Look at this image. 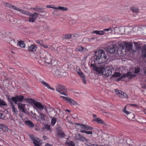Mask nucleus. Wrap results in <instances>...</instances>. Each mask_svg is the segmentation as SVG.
<instances>
[{"mask_svg": "<svg viewBox=\"0 0 146 146\" xmlns=\"http://www.w3.org/2000/svg\"><path fill=\"white\" fill-rule=\"evenodd\" d=\"M94 57L95 60V62L98 63L101 66H96L94 64H91L90 65L93 68V70L96 71L97 73L100 76L104 75L108 76L112 74L111 69L109 66H105V64L107 63L106 59L107 55L105 52L102 50L96 51Z\"/></svg>", "mask_w": 146, "mask_h": 146, "instance_id": "f257e3e1", "label": "nucleus"}, {"mask_svg": "<svg viewBox=\"0 0 146 146\" xmlns=\"http://www.w3.org/2000/svg\"><path fill=\"white\" fill-rule=\"evenodd\" d=\"M4 5L7 7H8L11 9L16 10L18 11H19L23 14L25 15H27L28 16L29 14H30V13L29 11H24L22 9H21L18 7H17L16 6H14V5H12L9 3H5Z\"/></svg>", "mask_w": 146, "mask_h": 146, "instance_id": "f03ea898", "label": "nucleus"}, {"mask_svg": "<svg viewBox=\"0 0 146 146\" xmlns=\"http://www.w3.org/2000/svg\"><path fill=\"white\" fill-rule=\"evenodd\" d=\"M24 97L22 96H16L15 97H11V98H8V99L9 101L11 99L15 104H17V102L19 101L21 102L24 99Z\"/></svg>", "mask_w": 146, "mask_h": 146, "instance_id": "7ed1b4c3", "label": "nucleus"}, {"mask_svg": "<svg viewBox=\"0 0 146 146\" xmlns=\"http://www.w3.org/2000/svg\"><path fill=\"white\" fill-rule=\"evenodd\" d=\"M116 46L113 44H111L106 48L107 52L110 54H113L115 52L116 50Z\"/></svg>", "mask_w": 146, "mask_h": 146, "instance_id": "20e7f679", "label": "nucleus"}, {"mask_svg": "<svg viewBox=\"0 0 146 146\" xmlns=\"http://www.w3.org/2000/svg\"><path fill=\"white\" fill-rule=\"evenodd\" d=\"M56 90L57 91H65L70 90L69 89L65 86L60 84H58L56 86Z\"/></svg>", "mask_w": 146, "mask_h": 146, "instance_id": "39448f33", "label": "nucleus"}, {"mask_svg": "<svg viewBox=\"0 0 146 146\" xmlns=\"http://www.w3.org/2000/svg\"><path fill=\"white\" fill-rule=\"evenodd\" d=\"M29 16L31 17L29 18V21L33 23L38 17V14L37 13H30Z\"/></svg>", "mask_w": 146, "mask_h": 146, "instance_id": "423d86ee", "label": "nucleus"}, {"mask_svg": "<svg viewBox=\"0 0 146 146\" xmlns=\"http://www.w3.org/2000/svg\"><path fill=\"white\" fill-rule=\"evenodd\" d=\"M48 53L46 51L44 50V49H41L40 51L39 56L42 59H45L46 57V55Z\"/></svg>", "mask_w": 146, "mask_h": 146, "instance_id": "0eeeda50", "label": "nucleus"}, {"mask_svg": "<svg viewBox=\"0 0 146 146\" xmlns=\"http://www.w3.org/2000/svg\"><path fill=\"white\" fill-rule=\"evenodd\" d=\"M18 109L19 110L23 113H25L26 109L25 104L19 102L17 103Z\"/></svg>", "mask_w": 146, "mask_h": 146, "instance_id": "6e6552de", "label": "nucleus"}, {"mask_svg": "<svg viewBox=\"0 0 146 146\" xmlns=\"http://www.w3.org/2000/svg\"><path fill=\"white\" fill-rule=\"evenodd\" d=\"M33 105L35 107L39 110H42L44 109V106L42 105L41 103L39 102L35 101Z\"/></svg>", "mask_w": 146, "mask_h": 146, "instance_id": "1a4fd4ad", "label": "nucleus"}, {"mask_svg": "<svg viewBox=\"0 0 146 146\" xmlns=\"http://www.w3.org/2000/svg\"><path fill=\"white\" fill-rule=\"evenodd\" d=\"M76 138L83 142H88V139L85 138L83 136H82L80 133H78L76 135Z\"/></svg>", "mask_w": 146, "mask_h": 146, "instance_id": "9d476101", "label": "nucleus"}, {"mask_svg": "<svg viewBox=\"0 0 146 146\" xmlns=\"http://www.w3.org/2000/svg\"><path fill=\"white\" fill-rule=\"evenodd\" d=\"M124 45L125 46L126 50L129 51L132 49L133 45L130 42H125L124 43Z\"/></svg>", "mask_w": 146, "mask_h": 146, "instance_id": "9b49d317", "label": "nucleus"}, {"mask_svg": "<svg viewBox=\"0 0 146 146\" xmlns=\"http://www.w3.org/2000/svg\"><path fill=\"white\" fill-rule=\"evenodd\" d=\"M44 60L46 63L52 64V57L49 53L47 54L46 57Z\"/></svg>", "mask_w": 146, "mask_h": 146, "instance_id": "f8f14e48", "label": "nucleus"}, {"mask_svg": "<svg viewBox=\"0 0 146 146\" xmlns=\"http://www.w3.org/2000/svg\"><path fill=\"white\" fill-rule=\"evenodd\" d=\"M116 94L118 96L122 98H126L127 97V94L125 92H115Z\"/></svg>", "mask_w": 146, "mask_h": 146, "instance_id": "ddd939ff", "label": "nucleus"}, {"mask_svg": "<svg viewBox=\"0 0 146 146\" xmlns=\"http://www.w3.org/2000/svg\"><path fill=\"white\" fill-rule=\"evenodd\" d=\"M141 28L137 26L133 27L132 29L133 31L136 35H140L141 33Z\"/></svg>", "mask_w": 146, "mask_h": 146, "instance_id": "4468645a", "label": "nucleus"}, {"mask_svg": "<svg viewBox=\"0 0 146 146\" xmlns=\"http://www.w3.org/2000/svg\"><path fill=\"white\" fill-rule=\"evenodd\" d=\"M37 46L35 44H31L28 46V50L30 52H34L36 51L37 49Z\"/></svg>", "mask_w": 146, "mask_h": 146, "instance_id": "2eb2a0df", "label": "nucleus"}, {"mask_svg": "<svg viewBox=\"0 0 146 146\" xmlns=\"http://www.w3.org/2000/svg\"><path fill=\"white\" fill-rule=\"evenodd\" d=\"M33 143L35 146H40L42 144V142L39 138H36L33 141Z\"/></svg>", "mask_w": 146, "mask_h": 146, "instance_id": "dca6fc26", "label": "nucleus"}, {"mask_svg": "<svg viewBox=\"0 0 146 146\" xmlns=\"http://www.w3.org/2000/svg\"><path fill=\"white\" fill-rule=\"evenodd\" d=\"M67 102L72 105H75L77 104V103L76 102L69 97L68 98Z\"/></svg>", "mask_w": 146, "mask_h": 146, "instance_id": "f3484780", "label": "nucleus"}, {"mask_svg": "<svg viewBox=\"0 0 146 146\" xmlns=\"http://www.w3.org/2000/svg\"><path fill=\"white\" fill-rule=\"evenodd\" d=\"M25 124L31 128L34 127V125L33 123L30 120L26 121L24 122Z\"/></svg>", "mask_w": 146, "mask_h": 146, "instance_id": "a211bd4d", "label": "nucleus"}, {"mask_svg": "<svg viewBox=\"0 0 146 146\" xmlns=\"http://www.w3.org/2000/svg\"><path fill=\"white\" fill-rule=\"evenodd\" d=\"M78 74L82 78L83 82L84 84L86 83V81L85 80V78L84 75L83 73H82L81 71H80L78 72Z\"/></svg>", "mask_w": 146, "mask_h": 146, "instance_id": "6ab92c4d", "label": "nucleus"}, {"mask_svg": "<svg viewBox=\"0 0 146 146\" xmlns=\"http://www.w3.org/2000/svg\"><path fill=\"white\" fill-rule=\"evenodd\" d=\"M141 55L142 57H146V45L143 46L142 48Z\"/></svg>", "mask_w": 146, "mask_h": 146, "instance_id": "aec40b11", "label": "nucleus"}, {"mask_svg": "<svg viewBox=\"0 0 146 146\" xmlns=\"http://www.w3.org/2000/svg\"><path fill=\"white\" fill-rule=\"evenodd\" d=\"M129 30V27H127L125 29L123 27H119V34H122L125 32V31H127V30Z\"/></svg>", "mask_w": 146, "mask_h": 146, "instance_id": "412c9836", "label": "nucleus"}, {"mask_svg": "<svg viewBox=\"0 0 146 146\" xmlns=\"http://www.w3.org/2000/svg\"><path fill=\"white\" fill-rule=\"evenodd\" d=\"M8 129L7 126L4 124H2L0 125V129H1L4 131H7Z\"/></svg>", "mask_w": 146, "mask_h": 146, "instance_id": "4be33fe9", "label": "nucleus"}, {"mask_svg": "<svg viewBox=\"0 0 146 146\" xmlns=\"http://www.w3.org/2000/svg\"><path fill=\"white\" fill-rule=\"evenodd\" d=\"M41 82L42 84H43L45 87H46L52 90H55V89L54 88H52L50 87L49 84L46 82L43 81H42Z\"/></svg>", "mask_w": 146, "mask_h": 146, "instance_id": "5701e85b", "label": "nucleus"}, {"mask_svg": "<svg viewBox=\"0 0 146 146\" xmlns=\"http://www.w3.org/2000/svg\"><path fill=\"white\" fill-rule=\"evenodd\" d=\"M52 9L56 10H60L62 11H64L68 10V8L64 7L59 6L58 7H52Z\"/></svg>", "mask_w": 146, "mask_h": 146, "instance_id": "b1692460", "label": "nucleus"}, {"mask_svg": "<svg viewBox=\"0 0 146 146\" xmlns=\"http://www.w3.org/2000/svg\"><path fill=\"white\" fill-rule=\"evenodd\" d=\"M24 100L25 101V102H27L29 103L33 104L34 103V102L35 101V100L33 99L28 98L24 99Z\"/></svg>", "mask_w": 146, "mask_h": 146, "instance_id": "393cba45", "label": "nucleus"}, {"mask_svg": "<svg viewBox=\"0 0 146 146\" xmlns=\"http://www.w3.org/2000/svg\"><path fill=\"white\" fill-rule=\"evenodd\" d=\"M92 33L98 35H103L104 34V32L103 31H94Z\"/></svg>", "mask_w": 146, "mask_h": 146, "instance_id": "a878e982", "label": "nucleus"}, {"mask_svg": "<svg viewBox=\"0 0 146 146\" xmlns=\"http://www.w3.org/2000/svg\"><path fill=\"white\" fill-rule=\"evenodd\" d=\"M54 74L56 76L58 77L61 76V72L58 69L54 71Z\"/></svg>", "mask_w": 146, "mask_h": 146, "instance_id": "bb28decb", "label": "nucleus"}, {"mask_svg": "<svg viewBox=\"0 0 146 146\" xmlns=\"http://www.w3.org/2000/svg\"><path fill=\"white\" fill-rule=\"evenodd\" d=\"M130 74V72H128L127 73L122 74V76L119 78V80H121L123 78L127 77Z\"/></svg>", "mask_w": 146, "mask_h": 146, "instance_id": "cd10ccee", "label": "nucleus"}, {"mask_svg": "<svg viewBox=\"0 0 146 146\" xmlns=\"http://www.w3.org/2000/svg\"><path fill=\"white\" fill-rule=\"evenodd\" d=\"M58 135L61 137H63L65 136V134L62 130H60L58 131Z\"/></svg>", "mask_w": 146, "mask_h": 146, "instance_id": "c85d7f7f", "label": "nucleus"}, {"mask_svg": "<svg viewBox=\"0 0 146 146\" xmlns=\"http://www.w3.org/2000/svg\"><path fill=\"white\" fill-rule=\"evenodd\" d=\"M124 52H126V49L124 48L121 50L119 49L117 50V53L120 56H121V54L123 53Z\"/></svg>", "mask_w": 146, "mask_h": 146, "instance_id": "c756f323", "label": "nucleus"}, {"mask_svg": "<svg viewBox=\"0 0 146 146\" xmlns=\"http://www.w3.org/2000/svg\"><path fill=\"white\" fill-rule=\"evenodd\" d=\"M19 45L21 47L25 48V45L24 43V42L22 40H21L18 42Z\"/></svg>", "mask_w": 146, "mask_h": 146, "instance_id": "7c9ffc66", "label": "nucleus"}, {"mask_svg": "<svg viewBox=\"0 0 146 146\" xmlns=\"http://www.w3.org/2000/svg\"><path fill=\"white\" fill-rule=\"evenodd\" d=\"M93 121H96L99 123L102 124L104 123V121L100 118H98L96 119H94Z\"/></svg>", "mask_w": 146, "mask_h": 146, "instance_id": "2f4dec72", "label": "nucleus"}, {"mask_svg": "<svg viewBox=\"0 0 146 146\" xmlns=\"http://www.w3.org/2000/svg\"><path fill=\"white\" fill-rule=\"evenodd\" d=\"M84 49V47L79 46L76 48L75 50L76 51H83Z\"/></svg>", "mask_w": 146, "mask_h": 146, "instance_id": "473e14b6", "label": "nucleus"}, {"mask_svg": "<svg viewBox=\"0 0 146 146\" xmlns=\"http://www.w3.org/2000/svg\"><path fill=\"white\" fill-rule=\"evenodd\" d=\"M9 43L11 45L13 46H15L17 44V43L15 42V40L14 39H12V38H11V40H10Z\"/></svg>", "mask_w": 146, "mask_h": 146, "instance_id": "72a5a7b5", "label": "nucleus"}, {"mask_svg": "<svg viewBox=\"0 0 146 146\" xmlns=\"http://www.w3.org/2000/svg\"><path fill=\"white\" fill-rule=\"evenodd\" d=\"M80 132L82 133H85L87 134H92V131H86L83 130H81Z\"/></svg>", "mask_w": 146, "mask_h": 146, "instance_id": "f704fd0d", "label": "nucleus"}, {"mask_svg": "<svg viewBox=\"0 0 146 146\" xmlns=\"http://www.w3.org/2000/svg\"><path fill=\"white\" fill-rule=\"evenodd\" d=\"M121 74L120 73L118 72H115V73L112 75V76L113 77H119L121 76Z\"/></svg>", "mask_w": 146, "mask_h": 146, "instance_id": "c9c22d12", "label": "nucleus"}, {"mask_svg": "<svg viewBox=\"0 0 146 146\" xmlns=\"http://www.w3.org/2000/svg\"><path fill=\"white\" fill-rule=\"evenodd\" d=\"M76 125H79V127L80 128V129H84L85 125L80 124L79 123H76Z\"/></svg>", "mask_w": 146, "mask_h": 146, "instance_id": "e433bc0d", "label": "nucleus"}, {"mask_svg": "<svg viewBox=\"0 0 146 146\" xmlns=\"http://www.w3.org/2000/svg\"><path fill=\"white\" fill-rule=\"evenodd\" d=\"M40 117L41 120H44V117H45V115L43 113H39Z\"/></svg>", "mask_w": 146, "mask_h": 146, "instance_id": "4c0bfd02", "label": "nucleus"}, {"mask_svg": "<svg viewBox=\"0 0 146 146\" xmlns=\"http://www.w3.org/2000/svg\"><path fill=\"white\" fill-rule=\"evenodd\" d=\"M93 128L92 127L87 125H85L84 129L86 130H92Z\"/></svg>", "mask_w": 146, "mask_h": 146, "instance_id": "58836bf2", "label": "nucleus"}, {"mask_svg": "<svg viewBox=\"0 0 146 146\" xmlns=\"http://www.w3.org/2000/svg\"><path fill=\"white\" fill-rule=\"evenodd\" d=\"M13 110V111L14 112L15 115H16L18 111L17 110V109L15 107V106H13L12 108Z\"/></svg>", "mask_w": 146, "mask_h": 146, "instance_id": "ea45409f", "label": "nucleus"}, {"mask_svg": "<svg viewBox=\"0 0 146 146\" xmlns=\"http://www.w3.org/2000/svg\"><path fill=\"white\" fill-rule=\"evenodd\" d=\"M115 32L114 33H119V28H118L116 27H115Z\"/></svg>", "mask_w": 146, "mask_h": 146, "instance_id": "a19ab883", "label": "nucleus"}, {"mask_svg": "<svg viewBox=\"0 0 146 146\" xmlns=\"http://www.w3.org/2000/svg\"><path fill=\"white\" fill-rule=\"evenodd\" d=\"M4 14L1 13H0V21H2L4 20Z\"/></svg>", "mask_w": 146, "mask_h": 146, "instance_id": "79ce46f5", "label": "nucleus"}, {"mask_svg": "<svg viewBox=\"0 0 146 146\" xmlns=\"http://www.w3.org/2000/svg\"><path fill=\"white\" fill-rule=\"evenodd\" d=\"M126 108H127V105L125 106L124 108V109L123 110V112L125 113L126 114H127V115L129 114V111L126 110Z\"/></svg>", "mask_w": 146, "mask_h": 146, "instance_id": "37998d69", "label": "nucleus"}, {"mask_svg": "<svg viewBox=\"0 0 146 146\" xmlns=\"http://www.w3.org/2000/svg\"><path fill=\"white\" fill-rule=\"evenodd\" d=\"M140 70L139 67L135 68V70L134 73L137 74L140 72Z\"/></svg>", "mask_w": 146, "mask_h": 146, "instance_id": "c03bdc74", "label": "nucleus"}, {"mask_svg": "<svg viewBox=\"0 0 146 146\" xmlns=\"http://www.w3.org/2000/svg\"><path fill=\"white\" fill-rule=\"evenodd\" d=\"M56 121V119L55 118H53L51 120V124L52 125H54Z\"/></svg>", "mask_w": 146, "mask_h": 146, "instance_id": "a18cd8bd", "label": "nucleus"}, {"mask_svg": "<svg viewBox=\"0 0 146 146\" xmlns=\"http://www.w3.org/2000/svg\"><path fill=\"white\" fill-rule=\"evenodd\" d=\"M131 10L133 12L137 13L138 12V9L136 8L133 7L131 9Z\"/></svg>", "mask_w": 146, "mask_h": 146, "instance_id": "49530a36", "label": "nucleus"}, {"mask_svg": "<svg viewBox=\"0 0 146 146\" xmlns=\"http://www.w3.org/2000/svg\"><path fill=\"white\" fill-rule=\"evenodd\" d=\"M42 9L40 7H36L34 8V10L35 11L39 12V10H42Z\"/></svg>", "mask_w": 146, "mask_h": 146, "instance_id": "de8ad7c7", "label": "nucleus"}, {"mask_svg": "<svg viewBox=\"0 0 146 146\" xmlns=\"http://www.w3.org/2000/svg\"><path fill=\"white\" fill-rule=\"evenodd\" d=\"M45 128L47 130H50V127L49 125L47 124L45 125Z\"/></svg>", "mask_w": 146, "mask_h": 146, "instance_id": "09e8293b", "label": "nucleus"}, {"mask_svg": "<svg viewBox=\"0 0 146 146\" xmlns=\"http://www.w3.org/2000/svg\"><path fill=\"white\" fill-rule=\"evenodd\" d=\"M36 43L38 44H40L41 45H42V40H38L36 41Z\"/></svg>", "mask_w": 146, "mask_h": 146, "instance_id": "8fccbe9b", "label": "nucleus"}, {"mask_svg": "<svg viewBox=\"0 0 146 146\" xmlns=\"http://www.w3.org/2000/svg\"><path fill=\"white\" fill-rule=\"evenodd\" d=\"M71 36L70 35H66L64 37V38L65 39H69L71 38Z\"/></svg>", "mask_w": 146, "mask_h": 146, "instance_id": "3c124183", "label": "nucleus"}, {"mask_svg": "<svg viewBox=\"0 0 146 146\" xmlns=\"http://www.w3.org/2000/svg\"><path fill=\"white\" fill-rule=\"evenodd\" d=\"M29 137L33 141L36 139L33 135H29Z\"/></svg>", "mask_w": 146, "mask_h": 146, "instance_id": "603ef678", "label": "nucleus"}, {"mask_svg": "<svg viewBox=\"0 0 146 146\" xmlns=\"http://www.w3.org/2000/svg\"><path fill=\"white\" fill-rule=\"evenodd\" d=\"M115 27H114V25H112L111 27V33L112 32L114 33L115 30Z\"/></svg>", "mask_w": 146, "mask_h": 146, "instance_id": "864d4df0", "label": "nucleus"}, {"mask_svg": "<svg viewBox=\"0 0 146 146\" xmlns=\"http://www.w3.org/2000/svg\"><path fill=\"white\" fill-rule=\"evenodd\" d=\"M68 145L69 146H74V144L73 142L71 141L68 143Z\"/></svg>", "mask_w": 146, "mask_h": 146, "instance_id": "5fc2aeb1", "label": "nucleus"}, {"mask_svg": "<svg viewBox=\"0 0 146 146\" xmlns=\"http://www.w3.org/2000/svg\"><path fill=\"white\" fill-rule=\"evenodd\" d=\"M127 105H129L130 106H132L133 107H136V108L137 107V105L136 104H127Z\"/></svg>", "mask_w": 146, "mask_h": 146, "instance_id": "6e6d98bb", "label": "nucleus"}, {"mask_svg": "<svg viewBox=\"0 0 146 146\" xmlns=\"http://www.w3.org/2000/svg\"><path fill=\"white\" fill-rule=\"evenodd\" d=\"M11 38H10L9 37H5V40H6L7 42L8 43L9 42L10 40L11 39Z\"/></svg>", "mask_w": 146, "mask_h": 146, "instance_id": "4d7b16f0", "label": "nucleus"}, {"mask_svg": "<svg viewBox=\"0 0 146 146\" xmlns=\"http://www.w3.org/2000/svg\"><path fill=\"white\" fill-rule=\"evenodd\" d=\"M104 31H109V33H111V27L108 28L104 29Z\"/></svg>", "mask_w": 146, "mask_h": 146, "instance_id": "13d9d810", "label": "nucleus"}, {"mask_svg": "<svg viewBox=\"0 0 146 146\" xmlns=\"http://www.w3.org/2000/svg\"><path fill=\"white\" fill-rule=\"evenodd\" d=\"M135 76H136V75H135V74H131V73H130V74L129 76V79H132L133 77H134Z\"/></svg>", "mask_w": 146, "mask_h": 146, "instance_id": "bf43d9fd", "label": "nucleus"}, {"mask_svg": "<svg viewBox=\"0 0 146 146\" xmlns=\"http://www.w3.org/2000/svg\"><path fill=\"white\" fill-rule=\"evenodd\" d=\"M60 94H61L64 95L65 96H68V94H67L66 92H59Z\"/></svg>", "mask_w": 146, "mask_h": 146, "instance_id": "052dcab7", "label": "nucleus"}, {"mask_svg": "<svg viewBox=\"0 0 146 146\" xmlns=\"http://www.w3.org/2000/svg\"><path fill=\"white\" fill-rule=\"evenodd\" d=\"M133 44H134L136 46V47L137 48L139 47V45L138 43L137 42H133Z\"/></svg>", "mask_w": 146, "mask_h": 146, "instance_id": "680f3d73", "label": "nucleus"}, {"mask_svg": "<svg viewBox=\"0 0 146 146\" xmlns=\"http://www.w3.org/2000/svg\"><path fill=\"white\" fill-rule=\"evenodd\" d=\"M44 60V59H42L40 58V60H38V62H39V63L40 64H42V60Z\"/></svg>", "mask_w": 146, "mask_h": 146, "instance_id": "e2e57ef3", "label": "nucleus"}, {"mask_svg": "<svg viewBox=\"0 0 146 146\" xmlns=\"http://www.w3.org/2000/svg\"><path fill=\"white\" fill-rule=\"evenodd\" d=\"M60 97L61 98H62L63 99H65L67 101L68 100V98L69 97H65L64 96H61Z\"/></svg>", "mask_w": 146, "mask_h": 146, "instance_id": "0e129e2a", "label": "nucleus"}, {"mask_svg": "<svg viewBox=\"0 0 146 146\" xmlns=\"http://www.w3.org/2000/svg\"><path fill=\"white\" fill-rule=\"evenodd\" d=\"M9 71L11 72H13L14 71V70L13 68H9Z\"/></svg>", "mask_w": 146, "mask_h": 146, "instance_id": "69168bd1", "label": "nucleus"}, {"mask_svg": "<svg viewBox=\"0 0 146 146\" xmlns=\"http://www.w3.org/2000/svg\"><path fill=\"white\" fill-rule=\"evenodd\" d=\"M129 28V30H127V31H125V32L126 33H127L128 34H129V33H131V29L130 28Z\"/></svg>", "mask_w": 146, "mask_h": 146, "instance_id": "338daca9", "label": "nucleus"}, {"mask_svg": "<svg viewBox=\"0 0 146 146\" xmlns=\"http://www.w3.org/2000/svg\"><path fill=\"white\" fill-rule=\"evenodd\" d=\"M41 46L45 48H47L48 47V46L46 44H42V45H41Z\"/></svg>", "mask_w": 146, "mask_h": 146, "instance_id": "774afa93", "label": "nucleus"}]
</instances>
